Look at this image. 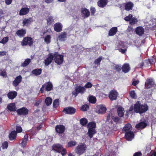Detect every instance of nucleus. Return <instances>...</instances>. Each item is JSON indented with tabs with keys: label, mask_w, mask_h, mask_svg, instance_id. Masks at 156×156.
<instances>
[{
	"label": "nucleus",
	"mask_w": 156,
	"mask_h": 156,
	"mask_svg": "<svg viewBox=\"0 0 156 156\" xmlns=\"http://www.w3.org/2000/svg\"><path fill=\"white\" fill-rule=\"evenodd\" d=\"M65 126L62 125H58L55 127L56 132L58 134H62L65 132Z\"/></svg>",
	"instance_id": "obj_9"
},
{
	"label": "nucleus",
	"mask_w": 156,
	"mask_h": 156,
	"mask_svg": "<svg viewBox=\"0 0 156 156\" xmlns=\"http://www.w3.org/2000/svg\"><path fill=\"white\" fill-rule=\"evenodd\" d=\"M78 93L77 91V90H76V89L72 92V94L74 96V97H76L78 94Z\"/></svg>",
	"instance_id": "obj_62"
},
{
	"label": "nucleus",
	"mask_w": 156,
	"mask_h": 156,
	"mask_svg": "<svg viewBox=\"0 0 156 156\" xmlns=\"http://www.w3.org/2000/svg\"><path fill=\"white\" fill-rule=\"evenodd\" d=\"M55 62L58 64H61L63 61L64 59H54Z\"/></svg>",
	"instance_id": "obj_58"
},
{
	"label": "nucleus",
	"mask_w": 156,
	"mask_h": 156,
	"mask_svg": "<svg viewBox=\"0 0 156 156\" xmlns=\"http://www.w3.org/2000/svg\"><path fill=\"white\" fill-rule=\"evenodd\" d=\"M138 22L137 18L135 17H133L129 22V23L131 25H134Z\"/></svg>",
	"instance_id": "obj_45"
},
{
	"label": "nucleus",
	"mask_w": 156,
	"mask_h": 156,
	"mask_svg": "<svg viewBox=\"0 0 156 156\" xmlns=\"http://www.w3.org/2000/svg\"><path fill=\"white\" fill-rule=\"evenodd\" d=\"M108 2V0H99L97 2V5L100 7L104 8L106 6Z\"/></svg>",
	"instance_id": "obj_24"
},
{
	"label": "nucleus",
	"mask_w": 156,
	"mask_h": 156,
	"mask_svg": "<svg viewBox=\"0 0 156 156\" xmlns=\"http://www.w3.org/2000/svg\"><path fill=\"white\" fill-rule=\"evenodd\" d=\"M134 137V134L133 131H131L125 133V137L127 140H131Z\"/></svg>",
	"instance_id": "obj_12"
},
{
	"label": "nucleus",
	"mask_w": 156,
	"mask_h": 156,
	"mask_svg": "<svg viewBox=\"0 0 156 156\" xmlns=\"http://www.w3.org/2000/svg\"><path fill=\"white\" fill-rule=\"evenodd\" d=\"M31 59H26L24 62L21 65V66L23 67H25L30 62Z\"/></svg>",
	"instance_id": "obj_43"
},
{
	"label": "nucleus",
	"mask_w": 156,
	"mask_h": 156,
	"mask_svg": "<svg viewBox=\"0 0 156 156\" xmlns=\"http://www.w3.org/2000/svg\"><path fill=\"white\" fill-rule=\"evenodd\" d=\"M154 84V82L152 79H147L145 82V86L146 88L147 89L151 87Z\"/></svg>",
	"instance_id": "obj_18"
},
{
	"label": "nucleus",
	"mask_w": 156,
	"mask_h": 156,
	"mask_svg": "<svg viewBox=\"0 0 156 156\" xmlns=\"http://www.w3.org/2000/svg\"><path fill=\"white\" fill-rule=\"evenodd\" d=\"M129 94L131 98L135 99L136 98V94L134 90H132L130 92Z\"/></svg>",
	"instance_id": "obj_52"
},
{
	"label": "nucleus",
	"mask_w": 156,
	"mask_h": 156,
	"mask_svg": "<svg viewBox=\"0 0 156 156\" xmlns=\"http://www.w3.org/2000/svg\"><path fill=\"white\" fill-rule=\"evenodd\" d=\"M28 110L25 107H22L16 110V112L19 115H27L28 113Z\"/></svg>",
	"instance_id": "obj_10"
},
{
	"label": "nucleus",
	"mask_w": 156,
	"mask_h": 156,
	"mask_svg": "<svg viewBox=\"0 0 156 156\" xmlns=\"http://www.w3.org/2000/svg\"><path fill=\"white\" fill-rule=\"evenodd\" d=\"M28 136L27 134H26L24 137L22 139V142L21 143V146L24 148L26 147L27 141L28 140Z\"/></svg>",
	"instance_id": "obj_29"
},
{
	"label": "nucleus",
	"mask_w": 156,
	"mask_h": 156,
	"mask_svg": "<svg viewBox=\"0 0 156 156\" xmlns=\"http://www.w3.org/2000/svg\"><path fill=\"white\" fill-rule=\"evenodd\" d=\"M53 87L52 84L51 82H46L42 86L40 90V92L41 93H43L44 89L46 91H49L52 89Z\"/></svg>",
	"instance_id": "obj_3"
},
{
	"label": "nucleus",
	"mask_w": 156,
	"mask_h": 156,
	"mask_svg": "<svg viewBox=\"0 0 156 156\" xmlns=\"http://www.w3.org/2000/svg\"><path fill=\"white\" fill-rule=\"evenodd\" d=\"M89 101L90 103H95L96 101V98L95 97L91 96L89 98Z\"/></svg>",
	"instance_id": "obj_44"
},
{
	"label": "nucleus",
	"mask_w": 156,
	"mask_h": 156,
	"mask_svg": "<svg viewBox=\"0 0 156 156\" xmlns=\"http://www.w3.org/2000/svg\"><path fill=\"white\" fill-rule=\"evenodd\" d=\"M30 11V9L27 7L22 8L19 12V15L20 16L26 15Z\"/></svg>",
	"instance_id": "obj_20"
},
{
	"label": "nucleus",
	"mask_w": 156,
	"mask_h": 156,
	"mask_svg": "<svg viewBox=\"0 0 156 156\" xmlns=\"http://www.w3.org/2000/svg\"><path fill=\"white\" fill-rule=\"evenodd\" d=\"M63 145L59 144H53L52 146V150L58 153H60L61 149L63 148Z\"/></svg>",
	"instance_id": "obj_11"
},
{
	"label": "nucleus",
	"mask_w": 156,
	"mask_h": 156,
	"mask_svg": "<svg viewBox=\"0 0 156 156\" xmlns=\"http://www.w3.org/2000/svg\"><path fill=\"white\" fill-rule=\"evenodd\" d=\"M125 111L124 108L121 107H119L117 109V113L119 117H122L124 115Z\"/></svg>",
	"instance_id": "obj_22"
},
{
	"label": "nucleus",
	"mask_w": 156,
	"mask_h": 156,
	"mask_svg": "<svg viewBox=\"0 0 156 156\" xmlns=\"http://www.w3.org/2000/svg\"><path fill=\"white\" fill-rule=\"evenodd\" d=\"M9 41V37H4L0 41V43L2 44H5L7 42Z\"/></svg>",
	"instance_id": "obj_50"
},
{
	"label": "nucleus",
	"mask_w": 156,
	"mask_h": 156,
	"mask_svg": "<svg viewBox=\"0 0 156 156\" xmlns=\"http://www.w3.org/2000/svg\"><path fill=\"white\" fill-rule=\"evenodd\" d=\"M142 154L140 152H136L134 154L133 156H142Z\"/></svg>",
	"instance_id": "obj_64"
},
{
	"label": "nucleus",
	"mask_w": 156,
	"mask_h": 156,
	"mask_svg": "<svg viewBox=\"0 0 156 156\" xmlns=\"http://www.w3.org/2000/svg\"><path fill=\"white\" fill-rule=\"evenodd\" d=\"M140 120V122L136 125L135 127L138 129H142L146 128L147 125L148 121L144 119L143 121Z\"/></svg>",
	"instance_id": "obj_5"
},
{
	"label": "nucleus",
	"mask_w": 156,
	"mask_h": 156,
	"mask_svg": "<svg viewBox=\"0 0 156 156\" xmlns=\"http://www.w3.org/2000/svg\"><path fill=\"white\" fill-rule=\"evenodd\" d=\"M132 126L129 123L126 124L122 129V133H125L126 132L131 131Z\"/></svg>",
	"instance_id": "obj_23"
},
{
	"label": "nucleus",
	"mask_w": 156,
	"mask_h": 156,
	"mask_svg": "<svg viewBox=\"0 0 156 156\" xmlns=\"http://www.w3.org/2000/svg\"><path fill=\"white\" fill-rule=\"evenodd\" d=\"M8 109L11 111L14 112L16 110V107L14 103H12L8 105L7 107Z\"/></svg>",
	"instance_id": "obj_34"
},
{
	"label": "nucleus",
	"mask_w": 156,
	"mask_h": 156,
	"mask_svg": "<svg viewBox=\"0 0 156 156\" xmlns=\"http://www.w3.org/2000/svg\"><path fill=\"white\" fill-rule=\"evenodd\" d=\"M22 78V77L20 75L17 76L12 82L13 86L15 87H17L21 82Z\"/></svg>",
	"instance_id": "obj_17"
},
{
	"label": "nucleus",
	"mask_w": 156,
	"mask_h": 156,
	"mask_svg": "<svg viewBox=\"0 0 156 156\" xmlns=\"http://www.w3.org/2000/svg\"><path fill=\"white\" fill-rule=\"evenodd\" d=\"M81 12L84 18H87L90 15V12L86 8H82L81 9Z\"/></svg>",
	"instance_id": "obj_13"
},
{
	"label": "nucleus",
	"mask_w": 156,
	"mask_h": 156,
	"mask_svg": "<svg viewBox=\"0 0 156 156\" xmlns=\"http://www.w3.org/2000/svg\"><path fill=\"white\" fill-rule=\"evenodd\" d=\"M77 144L75 141L71 140L68 142L67 147H71L75 146Z\"/></svg>",
	"instance_id": "obj_39"
},
{
	"label": "nucleus",
	"mask_w": 156,
	"mask_h": 156,
	"mask_svg": "<svg viewBox=\"0 0 156 156\" xmlns=\"http://www.w3.org/2000/svg\"><path fill=\"white\" fill-rule=\"evenodd\" d=\"M6 75V72L5 70L3 69H0V75L5 76Z\"/></svg>",
	"instance_id": "obj_55"
},
{
	"label": "nucleus",
	"mask_w": 156,
	"mask_h": 156,
	"mask_svg": "<svg viewBox=\"0 0 156 156\" xmlns=\"http://www.w3.org/2000/svg\"><path fill=\"white\" fill-rule=\"evenodd\" d=\"M96 126V123L93 122H89L87 125V127L88 129H95Z\"/></svg>",
	"instance_id": "obj_38"
},
{
	"label": "nucleus",
	"mask_w": 156,
	"mask_h": 156,
	"mask_svg": "<svg viewBox=\"0 0 156 156\" xmlns=\"http://www.w3.org/2000/svg\"><path fill=\"white\" fill-rule=\"evenodd\" d=\"M96 131L95 129H88L87 134L89 137L91 138L93 135L96 133Z\"/></svg>",
	"instance_id": "obj_33"
},
{
	"label": "nucleus",
	"mask_w": 156,
	"mask_h": 156,
	"mask_svg": "<svg viewBox=\"0 0 156 156\" xmlns=\"http://www.w3.org/2000/svg\"><path fill=\"white\" fill-rule=\"evenodd\" d=\"M134 5L133 2H129L126 3L125 5V9L127 11L132 10L133 7Z\"/></svg>",
	"instance_id": "obj_27"
},
{
	"label": "nucleus",
	"mask_w": 156,
	"mask_h": 156,
	"mask_svg": "<svg viewBox=\"0 0 156 156\" xmlns=\"http://www.w3.org/2000/svg\"><path fill=\"white\" fill-rule=\"evenodd\" d=\"M54 28L55 31L60 32L62 30V25L60 23H57L54 25Z\"/></svg>",
	"instance_id": "obj_15"
},
{
	"label": "nucleus",
	"mask_w": 156,
	"mask_h": 156,
	"mask_svg": "<svg viewBox=\"0 0 156 156\" xmlns=\"http://www.w3.org/2000/svg\"><path fill=\"white\" fill-rule=\"evenodd\" d=\"M112 119L116 124L118 123L120 120L119 118L117 116L115 117L113 116H112Z\"/></svg>",
	"instance_id": "obj_46"
},
{
	"label": "nucleus",
	"mask_w": 156,
	"mask_h": 156,
	"mask_svg": "<svg viewBox=\"0 0 156 156\" xmlns=\"http://www.w3.org/2000/svg\"><path fill=\"white\" fill-rule=\"evenodd\" d=\"M59 102L58 99H55L53 102V107L54 108H56L59 105Z\"/></svg>",
	"instance_id": "obj_47"
},
{
	"label": "nucleus",
	"mask_w": 156,
	"mask_h": 156,
	"mask_svg": "<svg viewBox=\"0 0 156 156\" xmlns=\"http://www.w3.org/2000/svg\"><path fill=\"white\" fill-rule=\"evenodd\" d=\"M32 18H29L28 19L25 18L22 22L23 26H27L31 24Z\"/></svg>",
	"instance_id": "obj_32"
},
{
	"label": "nucleus",
	"mask_w": 156,
	"mask_h": 156,
	"mask_svg": "<svg viewBox=\"0 0 156 156\" xmlns=\"http://www.w3.org/2000/svg\"><path fill=\"white\" fill-rule=\"evenodd\" d=\"M51 37L50 35H48L46 36L44 39V41L47 44H49L51 42Z\"/></svg>",
	"instance_id": "obj_42"
},
{
	"label": "nucleus",
	"mask_w": 156,
	"mask_h": 156,
	"mask_svg": "<svg viewBox=\"0 0 156 156\" xmlns=\"http://www.w3.org/2000/svg\"><path fill=\"white\" fill-rule=\"evenodd\" d=\"M58 40L60 41H64L67 38V33L65 32H61L59 34L58 37Z\"/></svg>",
	"instance_id": "obj_16"
},
{
	"label": "nucleus",
	"mask_w": 156,
	"mask_h": 156,
	"mask_svg": "<svg viewBox=\"0 0 156 156\" xmlns=\"http://www.w3.org/2000/svg\"><path fill=\"white\" fill-rule=\"evenodd\" d=\"M148 110V107L146 104H141L139 101H137L134 106V110L136 113L140 114H143L146 112Z\"/></svg>",
	"instance_id": "obj_1"
},
{
	"label": "nucleus",
	"mask_w": 156,
	"mask_h": 156,
	"mask_svg": "<svg viewBox=\"0 0 156 156\" xmlns=\"http://www.w3.org/2000/svg\"><path fill=\"white\" fill-rule=\"evenodd\" d=\"M114 69H116L118 72H119L121 70V66L118 65H116L115 66Z\"/></svg>",
	"instance_id": "obj_60"
},
{
	"label": "nucleus",
	"mask_w": 156,
	"mask_h": 156,
	"mask_svg": "<svg viewBox=\"0 0 156 156\" xmlns=\"http://www.w3.org/2000/svg\"><path fill=\"white\" fill-rule=\"evenodd\" d=\"M136 34L139 36H141L144 34V28L141 26L137 27L135 30Z\"/></svg>",
	"instance_id": "obj_19"
},
{
	"label": "nucleus",
	"mask_w": 156,
	"mask_h": 156,
	"mask_svg": "<svg viewBox=\"0 0 156 156\" xmlns=\"http://www.w3.org/2000/svg\"><path fill=\"white\" fill-rule=\"evenodd\" d=\"M17 93L16 91H10L7 94V96L9 99L12 100L17 96Z\"/></svg>",
	"instance_id": "obj_21"
},
{
	"label": "nucleus",
	"mask_w": 156,
	"mask_h": 156,
	"mask_svg": "<svg viewBox=\"0 0 156 156\" xmlns=\"http://www.w3.org/2000/svg\"><path fill=\"white\" fill-rule=\"evenodd\" d=\"M112 116H113L112 114H108L107 116V121H109L112 118Z\"/></svg>",
	"instance_id": "obj_63"
},
{
	"label": "nucleus",
	"mask_w": 156,
	"mask_h": 156,
	"mask_svg": "<svg viewBox=\"0 0 156 156\" xmlns=\"http://www.w3.org/2000/svg\"><path fill=\"white\" fill-rule=\"evenodd\" d=\"M45 101L46 105L49 106L51 104L52 102V99L49 97H47L45 99Z\"/></svg>",
	"instance_id": "obj_41"
},
{
	"label": "nucleus",
	"mask_w": 156,
	"mask_h": 156,
	"mask_svg": "<svg viewBox=\"0 0 156 156\" xmlns=\"http://www.w3.org/2000/svg\"><path fill=\"white\" fill-rule=\"evenodd\" d=\"M92 86V85L90 82H88L85 85V87L86 88H90Z\"/></svg>",
	"instance_id": "obj_59"
},
{
	"label": "nucleus",
	"mask_w": 156,
	"mask_h": 156,
	"mask_svg": "<svg viewBox=\"0 0 156 156\" xmlns=\"http://www.w3.org/2000/svg\"><path fill=\"white\" fill-rule=\"evenodd\" d=\"M87 149V145L84 143H80L75 149V152L77 154L80 156L85 153Z\"/></svg>",
	"instance_id": "obj_2"
},
{
	"label": "nucleus",
	"mask_w": 156,
	"mask_h": 156,
	"mask_svg": "<svg viewBox=\"0 0 156 156\" xmlns=\"http://www.w3.org/2000/svg\"><path fill=\"white\" fill-rule=\"evenodd\" d=\"M33 40L31 37H26L23 38L21 42V45L23 46L28 45L31 46L33 45Z\"/></svg>",
	"instance_id": "obj_4"
},
{
	"label": "nucleus",
	"mask_w": 156,
	"mask_h": 156,
	"mask_svg": "<svg viewBox=\"0 0 156 156\" xmlns=\"http://www.w3.org/2000/svg\"><path fill=\"white\" fill-rule=\"evenodd\" d=\"M153 59H146L143 61V62L144 64V66H147L149 64H151L154 62V61H153Z\"/></svg>",
	"instance_id": "obj_35"
},
{
	"label": "nucleus",
	"mask_w": 156,
	"mask_h": 156,
	"mask_svg": "<svg viewBox=\"0 0 156 156\" xmlns=\"http://www.w3.org/2000/svg\"><path fill=\"white\" fill-rule=\"evenodd\" d=\"M61 154L63 156H64L67 154V151L65 148H64L63 147L62 149H61V151L60 152Z\"/></svg>",
	"instance_id": "obj_57"
},
{
	"label": "nucleus",
	"mask_w": 156,
	"mask_h": 156,
	"mask_svg": "<svg viewBox=\"0 0 156 156\" xmlns=\"http://www.w3.org/2000/svg\"><path fill=\"white\" fill-rule=\"evenodd\" d=\"M8 147V143L7 141H5L2 143V147L3 149H6Z\"/></svg>",
	"instance_id": "obj_49"
},
{
	"label": "nucleus",
	"mask_w": 156,
	"mask_h": 156,
	"mask_svg": "<svg viewBox=\"0 0 156 156\" xmlns=\"http://www.w3.org/2000/svg\"><path fill=\"white\" fill-rule=\"evenodd\" d=\"M76 90H77L78 93L83 94L86 90V89L84 87L79 86L76 88Z\"/></svg>",
	"instance_id": "obj_37"
},
{
	"label": "nucleus",
	"mask_w": 156,
	"mask_h": 156,
	"mask_svg": "<svg viewBox=\"0 0 156 156\" xmlns=\"http://www.w3.org/2000/svg\"><path fill=\"white\" fill-rule=\"evenodd\" d=\"M119 94L116 90H113L110 91L108 94V98L111 101L116 100Z\"/></svg>",
	"instance_id": "obj_6"
},
{
	"label": "nucleus",
	"mask_w": 156,
	"mask_h": 156,
	"mask_svg": "<svg viewBox=\"0 0 156 156\" xmlns=\"http://www.w3.org/2000/svg\"><path fill=\"white\" fill-rule=\"evenodd\" d=\"M76 112V109L72 107H68L64 108L62 112L66 114L72 115L74 114Z\"/></svg>",
	"instance_id": "obj_7"
},
{
	"label": "nucleus",
	"mask_w": 156,
	"mask_h": 156,
	"mask_svg": "<svg viewBox=\"0 0 156 156\" xmlns=\"http://www.w3.org/2000/svg\"><path fill=\"white\" fill-rule=\"evenodd\" d=\"M17 136L16 132L12 131L9 134V138L10 140H13L16 139Z\"/></svg>",
	"instance_id": "obj_28"
},
{
	"label": "nucleus",
	"mask_w": 156,
	"mask_h": 156,
	"mask_svg": "<svg viewBox=\"0 0 156 156\" xmlns=\"http://www.w3.org/2000/svg\"><path fill=\"white\" fill-rule=\"evenodd\" d=\"M143 66H144L143 62H140L137 65V67L138 68H142Z\"/></svg>",
	"instance_id": "obj_61"
},
{
	"label": "nucleus",
	"mask_w": 156,
	"mask_h": 156,
	"mask_svg": "<svg viewBox=\"0 0 156 156\" xmlns=\"http://www.w3.org/2000/svg\"><path fill=\"white\" fill-rule=\"evenodd\" d=\"M80 123L83 126L86 125L88 123V121L85 118L81 119L80 120Z\"/></svg>",
	"instance_id": "obj_40"
},
{
	"label": "nucleus",
	"mask_w": 156,
	"mask_h": 156,
	"mask_svg": "<svg viewBox=\"0 0 156 156\" xmlns=\"http://www.w3.org/2000/svg\"><path fill=\"white\" fill-rule=\"evenodd\" d=\"M106 108L101 105L98 106V109L97 111V112L99 114H103L106 112Z\"/></svg>",
	"instance_id": "obj_25"
},
{
	"label": "nucleus",
	"mask_w": 156,
	"mask_h": 156,
	"mask_svg": "<svg viewBox=\"0 0 156 156\" xmlns=\"http://www.w3.org/2000/svg\"><path fill=\"white\" fill-rule=\"evenodd\" d=\"M133 17V15L132 14H129L128 16H126L124 18V20L126 21H130Z\"/></svg>",
	"instance_id": "obj_54"
},
{
	"label": "nucleus",
	"mask_w": 156,
	"mask_h": 156,
	"mask_svg": "<svg viewBox=\"0 0 156 156\" xmlns=\"http://www.w3.org/2000/svg\"><path fill=\"white\" fill-rule=\"evenodd\" d=\"M90 11L91 15H94L95 13L96 12V10L95 8L93 7H91L90 9Z\"/></svg>",
	"instance_id": "obj_53"
},
{
	"label": "nucleus",
	"mask_w": 156,
	"mask_h": 156,
	"mask_svg": "<svg viewBox=\"0 0 156 156\" xmlns=\"http://www.w3.org/2000/svg\"><path fill=\"white\" fill-rule=\"evenodd\" d=\"M42 72V69H36L33 70L32 72L33 74L36 76H37L40 75Z\"/></svg>",
	"instance_id": "obj_36"
},
{
	"label": "nucleus",
	"mask_w": 156,
	"mask_h": 156,
	"mask_svg": "<svg viewBox=\"0 0 156 156\" xmlns=\"http://www.w3.org/2000/svg\"><path fill=\"white\" fill-rule=\"evenodd\" d=\"M16 133H21L22 131V127L18 125L16 126Z\"/></svg>",
	"instance_id": "obj_51"
},
{
	"label": "nucleus",
	"mask_w": 156,
	"mask_h": 156,
	"mask_svg": "<svg viewBox=\"0 0 156 156\" xmlns=\"http://www.w3.org/2000/svg\"><path fill=\"white\" fill-rule=\"evenodd\" d=\"M26 33V30L23 28L17 30L16 33V34L19 37H24Z\"/></svg>",
	"instance_id": "obj_14"
},
{
	"label": "nucleus",
	"mask_w": 156,
	"mask_h": 156,
	"mask_svg": "<svg viewBox=\"0 0 156 156\" xmlns=\"http://www.w3.org/2000/svg\"><path fill=\"white\" fill-rule=\"evenodd\" d=\"M122 69L123 73H126L130 70V67L128 64L126 63L123 65Z\"/></svg>",
	"instance_id": "obj_26"
},
{
	"label": "nucleus",
	"mask_w": 156,
	"mask_h": 156,
	"mask_svg": "<svg viewBox=\"0 0 156 156\" xmlns=\"http://www.w3.org/2000/svg\"><path fill=\"white\" fill-rule=\"evenodd\" d=\"M89 109V106L86 104L82 105L80 108L81 110L83 111H87Z\"/></svg>",
	"instance_id": "obj_48"
},
{
	"label": "nucleus",
	"mask_w": 156,
	"mask_h": 156,
	"mask_svg": "<svg viewBox=\"0 0 156 156\" xmlns=\"http://www.w3.org/2000/svg\"><path fill=\"white\" fill-rule=\"evenodd\" d=\"M53 59H45L44 63L46 66H48L50 64Z\"/></svg>",
	"instance_id": "obj_56"
},
{
	"label": "nucleus",
	"mask_w": 156,
	"mask_h": 156,
	"mask_svg": "<svg viewBox=\"0 0 156 156\" xmlns=\"http://www.w3.org/2000/svg\"><path fill=\"white\" fill-rule=\"evenodd\" d=\"M47 23L48 26L51 25L54 23V17L51 15H48L46 19Z\"/></svg>",
	"instance_id": "obj_30"
},
{
	"label": "nucleus",
	"mask_w": 156,
	"mask_h": 156,
	"mask_svg": "<svg viewBox=\"0 0 156 156\" xmlns=\"http://www.w3.org/2000/svg\"><path fill=\"white\" fill-rule=\"evenodd\" d=\"M63 56L60 55L58 52L50 53L48 54V57L47 58H63Z\"/></svg>",
	"instance_id": "obj_8"
},
{
	"label": "nucleus",
	"mask_w": 156,
	"mask_h": 156,
	"mask_svg": "<svg viewBox=\"0 0 156 156\" xmlns=\"http://www.w3.org/2000/svg\"><path fill=\"white\" fill-rule=\"evenodd\" d=\"M117 30V27H112L109 31L108 35L110 36H114L116 33Z\"/></svg>",
	"instance_id": "obj_31"
}]
</instances>
